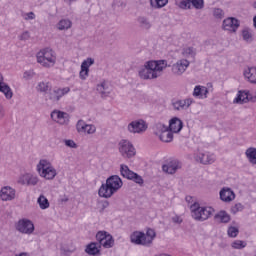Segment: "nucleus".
<instances>
[{
    "label": "nucleus",
    "mask_w": 256,
    "mask_h": 256,
    "mask_svg": "<svg viewBox=\"0 0 256 256\" xmlns=\"http://www.w3.org/2000/svg\"><path fill=\"white\" fill-rule=\"evenodd\" d=\"M36 89L40 93H47V91L51 90V83L47 81L39 82L38 85L36 86Z\"/></svg>",
    "instance_id": "nucleus-35"
},
{
    "label": "nucleus",
    "mask_w": 256,
    "mask_h": 256,
    "mask_svg": "<svg viewBox=\"0 0 256 256\" xmlns=\"http://www.w3.org/2000/svg\"><path fill=\"white\" fill-rule=\"evenodd\" d=\"M191 199H193V197H191V196H186V201L191 202Z\"/></svg>",
    "instance_id": "nucleus-59"
},
{
    "label": "nucleus",
    "mask_w": 256,
    "mask_h": 256,
    "mask_svg": "<svg viewBox=\"0 0 256 256\" xmlns=\"http://www.w3.org/2000/svg\"><path fill=\"white\" fill-rule=\"evenodd\" d=\"M207 93H209V90L205 86H196L194 88L193 96L199 97L200 99L207 98Z\"/></svg>",
    "instance_id": "nucleus-31"
},
{
    "label": "nucleus",
    "mask_w": 256,
    "mask_h": 256,
    "mask_svg": "<svg viewBox=\"0 0 256 256\" xmlns=\"http://www.w3.org/2000/svg\"><path fill=\"white\" fill-rule=\"evenodd\" d=\"M220 199L224 203H231V201L235 200V192L231 188H222L220 190Z\"/></svg>",
    "instance_id": "nucleus-23"
},
{
    "label": "nucleus",
    "mask_w": 256,
    "mask_h": 256,
    "mask_svg": "<svg viewBox=\"0 0 256 256\" xmlns=\"http://www.w3.org/2000/svg\"><path fill=\"white\" fill-rule=\"evenodd\" d=\"M183 167L181 161L174 159L162 165V171L168 175H175Z\"/></svg>",
    "instance_id": "nucleus-13"
},
{
    "label": "nucleus",
    "mask_w": 256,
    "mask_h": 256,
    "mask_svg": "<svg viewBox=\"0 0 256 256\" xmlns=\"http://www.w3.org/2000/svg\"><path fill=\"white\" fill-rule=\"evenodd\" d=\"M37 63H39L42 67L49 69L51 67H55V63H57V55L55 51L51 48H44L40 50L37 55Z\"/></svg>",
    "instance_id": "nucleus-4"
},
{
    "label": "nucleus",
    "mask_w": 256,
    "mask_h": 256,
    "mask_svg": "<svg viewBox=\"0 0 256 256\" xmlns=\"http://www.w3.org/2000/svg\"><path fill=\"white\" fill-rule=\"evenodd\" d=\"M190 63L187 59L178 60L175 64L172 65V73L174 75H183L187 68L189 67Z\"/></svg>",
    "instance_id": "nucleus-18"
},
{
    "label": "nucleus",
    "mask_w": 256,
    "mask_h": 256,
    "mask_svg": "<svg viewBox=\"0 0 256 256\" xmlns=\"http://www.w3.org/2000/svg\"><path fill=\"white\" fill-rule=\"evenodd\" d=\"M16 256H29V254H27V253H25V252H22V253H20V254H16Z\"/></svg>",
    "instance_id": "nucleus-58"
},
{
    "label": "nucleus",
    "mask_w": 256,
    "mask_h": 256,
    "mask_svg": "<svg viewBox=\"0 0 256 256\" xmlns=\"http://www.w3.org/2000/svg\"><path fill=\"white\" fill-rule=\"evenodd\" d=\"M85 253L92 256H101V247H99V242H90L87 244Z\"/></svg>",
    "instance_id": "nucleus-26"
},
{
    "label": "nucleus",
    "mask_w": 256,
    "mask_h": 256,
    "mask_svg": "<svg viewBox=\"0 0 256 256\" xmlns=\"http://www.w3.org/2000/svg\"><path fill=\"white\" fill-rule=\"evenodd\" d=\"M76 131L78 133H87V135H94L97 132V127L93 124H87L84 120H78L76 124Z\"/></svg>",
    "instance_id": "nucleus-14"
},
{
    "label": "nucleus",
    "mask_w": 256,
    "mask_h": 256,
    "mask_svg": "<svg viewBox=\"0 0 256 256\" xmlns=\"http://www.w3.org/2000/svg\"><path fill=\"white\" fill-rule=\"evenodd\" d=\"M243 209H245V206H243V204L236 203L234 206L231 207V213H233V215H237V213L243 211Z\"/></svg>",
    "instance_id": "nucleus-45"
},
{
    "label": "nucleus",
    "mask_w": 256,
    "mask_h": 256,
    "mask_svg": "<svg viewBox=\"0 0 256 256\" xmlns=\"http://www.w3.org/2000/svg\"><path fill=\"white\" fill-rule=\"evenodd\" d=\"M16 229L24 235H31L35 231V225L29 219H21L16 224Z\"/></svg>",
    "instance_id": "nucleus-12"
},
{
    "label": "nucleus",
    "mask_w": 256,
    "mask_h": 256,
    "mask_svg": "<svg viewBox=\"0 0 256 256\" xmlns=\"http://www.w3.org/2000/svg\"><path fill=\"white\" fill-rule=\"evenodd\" d=\"M62 201H64L65 203H67V201H69V198H64V199H62Z\"/></svg>",
    "instance_id": "nucleus-60"
},
{
    "label": "nucleus",
    "mask_w": 256,
    "mask_h": 256,
    "mask_svg": "<svg viewBox=\"0 0 256 256\" xmlns=\"http://www.w3.org/2000/svg\"><path fill=\"white\" fill-rule=\"evenodd\" d=\"M37 203L42 210L49 209L50 207L49 200L45 195H40L37 199Z\"/></svg>",
    "instance_id": "nucleus-36"
},
{
    "label": "nucleus",
    "mask_w": 256,
    "mask_h": 256,
    "mask_svg": "<svg viewBox=\"0 0 256 256\" xmlns=\"http://www.w3.org/2000/svg\"><path fill=\"white\" fill-rule=\"evenodd\" d=\"M150 3L152 7H158L161 9V7H165L167 3H169V0H150Z\"/></svg>",
    "instance_id": "nucleus-42"
},
{
    "label": "nucleus",
    "mask_w": 256,
    "mask_h": 256,
    "mask_svg": "<svg viewBox=\"0 0 256 256\" xmlns=\"http://www.w3.org/2000/svg\"><path fill=\"white\" fill-rule=\"evenodd\" d=\"M195 160L202 165H212L215 163V154H211L209 152L206 153H199L195 156Z\"/></svg>",
    "instance_id": "nucleus-19"
},
{
    "label": "nucleus",
    "mask_w": 256,
    "mask_h": 256,
    "mask_svg": "<svg viewBox=\"0 0 256 256\" xmlns=\"http://www.w3.org/2000/svg\"><path fill=\"white\" fill-rule=\"evenodd\" d=\"M172 221H173V223H178V224L183 223V219H181V217H179V216L172 217Z\"/></svg>",
    "instance_id": "nucleus-54"
},
{
    "label": "nucleus",
    "mask_w": 256,
    "mask_h": 256,
    "mask_svg": "<svg viewBox=\"0 0 256 256\" xmlns=\"http://www.w3.org/2000/svg\"><path fill=\"white\" fill-rule=\"evenodd\" d=\"M239 25V20L236 18H227L223 21V29L231 33H236L237 29H239Z\"/></svg>",
    "instance_id": "nucleus-22"
},
{
    "label": "nucleus",
    "mask_w": 256,
    "mask_h": 256,
    "mask_svg": "<svg viewBox=\"0 0 256 256\" xmlns=\"http://www.w3.org/2000/svg\"><path fill=\"white\" fill-rule=\"evenodd\" d=\"M38 175L47 181H53L57 177V170L53 167V164L47 159H40L36 165Z\"/></svg>",
    "instance_id": "nucleus-3"
},
{
    "label": "nucleus",
    "mask_w": 256,
    "mask_h": 256,
    "mask_svg": "<svg viewBox=\"0 0 256 256\" xmlns=\"http://www.w3.org/2000/svg\"><path fill=\"white\" fill-rule=\"evenodd\" d=\"M213 15L214 17H216L217 19H223L224 17V12L221 8H215L213 10Z\"/></svg>",
    "instance_id": "nucleus-49"
},
{
    "label": "nucleus",
    "mask_w": 256,
    "mask_h": 256,
    "mask_svg": "<svg viewBox=\"0 0 256 256\" xmlns=\"http://www.w3.org/2000/svg\"><path fill=\"white\" fill-rule=\"evenodd\" d=\"M5 117V108H3V105L0 104V119H3Z\"/></svg>",
    "instance_id": "nucleus-55"
},
{
    "label": "nucleus",
    "mask_w": 256,
    "mask_h": 256,
    "mask_svg": "<svg viewBox=\"0 0 256 256\" xmlns=\"http://www.w3.org/2000/svg\"><path fill=\"white\" fill-rule=\"evenodd\" d=\"M182 55L184 57H194L196 55L195 48L193 47L184 48L182 51Z\"/></svg>",
    "instance_id": "nucleus-43"
},
{
    "label": "nucleus",
    "mask_w": 256,
    "mask_h": 256,
    "mask_svg": "<svg viewBox=\"0 0 256 256\" xmlns=\"http://www.w3.org/2000/svg\"><path fill=\"white\" fill-rule=\"evenodd\" d=\"M72 26L73 22H71L69 19H62L57 24L59 31H67L68 29H71Z\"/></svg>",
    "instance_id": "nucleus-32"
},
{
    "label": "nucleus",
    "mask_w": 256,
    "mask_h": 256,
    "mask_svg": "<svg viewBox=\"0 0 256 256\" xmlns=\"http://www.w3.org/2000/svg\"><path fill=\"white\" fill-rule=\"evenodd\" d=\"M190 210L195 221H207V219L213 215V208L201 206V204L197 202L190 206Z\"/></svg>",
    "instance_id": "nucleus-5"
},
{
    "label": "nucleus",
    "mask_w": 256,
    "mask_h": 256,
    "mask_svg": "<svg viewBox=\"0 0 256 256\" xmlns=\"http://www.w3.org/2000/svg\"><path fill=\"white\" fill-rule=\"evenodd\" d=\"M64 145H66V147H69L70 149H77V143H75V141L71 139L64 140Z\"/></svg>",
    "instance_id": "nucleus-50"
},
{
    "label": "nucleus",
    "mask_w": 256,
    "mask_h": 256,
    "mask_svg": "<svg viewBox=\"0 0 256 256\" xmlns=\"http://www.w3.org/2000/svg\"><path fill=\"white\" fill-rule=\"evenodd\" d=\"M20 41H29L31 39V34L29 31H24L20 36H19Z\"/></svg>",
    "instance_id": "nucleus-51"
},
{
    "label": "nucleus",
    "mask_w": 256,
    "mask_h": 256,
    "mask_svg": "<svg viewBox=\"0 0 256 256\" xmlns=\"http://www.w3.org/2000/svg\"><path fill=\"white\" fill-rule=\"evenodd\" d=\"M176 5L180 9H191V0H176Z\"/></svg>",
    "instance_id": "nucleus-40"
},
{
    "label": "nucleus",
    "mask_w": 256,
    "mask_h": 256,
    "mask_svg": "<svg viewBox=\"0 0 256 256\" xmlns=\"http://www.w3.org/2000/svg\"><path fill=\"white\" fill-rule=\"evenodd\" d=\"M39 183V177L37 175L30 174L29 180H28V186L35 187Z\"/></svg>",
    "instance_id": "nucleus-46"
},
{
    "label": "nucleus",
    "mask_w": 256,
    "mask_h": 256,
    "mask_svg": "<svg viewBox=\"0 0 256 256\" xmlns=\"http://www.w3.org/2000/svg\"><path fill=\"white\" fill-rule=\"evenodd\" d=\"M190 5H193L195 9H203L205 2L203 0H190Z\"/></svg>",
    "instance_id": "nucleus-44"
},
{
    "label": "nucleus",
    "mask_w": 256,
    "mask_h": 256,
    "mask_svg": "<svg viewBox=\"0 0 256 256\" xmlns=\"http://www.w3.org/2000/svg\"><path fill=\"white\" fill-rule=\"evenodd\" d=\"M168 129L172 132V133H180L181 129H183V121L177 117L172 118L169 121V126Z\"/></svg>",
    "instance_id": "nucleus-27"
},
{
    "label": "nucleus",
    "mask_w": 256,
    "mask_h": 256,
    "mask_svg": "<svg viewBox=\"0 0 256 256\" xmlns=\"http://www.w3.org/2000/svg\"><path fill=\"white\" fill-rule=\"evenodd\" d=\"M231 247L232 249H245V247H247V242L243 241V240H235L231 243Z\"/></svg>",
    "instance_id": "nucleus-39"
},
{
    "label": "nucleus",
    "mask_w": 256,
    "mask_h": 256,
    "mask_svg": "<svg viewBox=\"0 0 256 256\" xmlns=\"http://www.w3.org/2000/svg\"><path fill=\"white\" fill-rule=\"evenodd\" d=\"M94 63L95 60L93 58H87L82 62L81 70L79 73V77L80 79H82V81H85V79L89 77V68L91 67V65H94Z\"/></svg>",
    "instance_id": "nucleus-20"
},
{
    "label": "nucleus",
    "mask_w": 256,
    "mask_h": 256,
    "mask_svg": "<svg viewBox=\"0 0 256 256\" xmlns=\"http://www.w3.org/2000/svg\"><path fill=\"white\" fill-rule=\"evenodd\" d=\"M120 173L124 179H129L130 181H134V183H137L138 185H143V177H141L139 174L131 171L129 169V166L125 164L120 165Z\"/></svg>",
    "instance_id": "nucleus-9"
},
{
    "label": "nucleus",
    "mask_w": 256,
    "mask_h": 256,
    "mask_svg": "<svg viewBox=\"0 0 256 256\" xmlns=\"http://www.w3.org/2000/svg\"><path fill=\"white\" fill-rule=\"evenodd\" d=\"M245 155L252 165H256V148L250 147L246 150Z\"/></svg>",
    "instance_id": "nucleus-33"
},
{
    "label": "nucleus",
    "mask_w": 256,
    "mask_h": 256,
    "mask_svg": "<svg viewBox=\"0 0 256 256\" xmlns=\"http://www.w3.org/2000/svg\"><path fill=\"white\" fill-rule=\"evenodd\" d=\"M51 119L59 125H67L69 123V114L60 110H54L51 113Z\"/></svg>",
    "instance_id": "nucleus-16"
},
{
    "label": "nucleus",
    "mask_w": 256,
    "mask_h": 256,
    "mask_svg": "<svg viewBox=\"0 0 256 256\" xmlns=\"http://www.w3.org/2000/svg\"><path fill=\"white\" fill-rule=\"evenodd\" d=\"M96 241L100 248L112 249V247H115V238L107 231H98L96 233Z\"/></svg>",
    "instance_id": "nucleus-7"
},
{
    "label": "nucleus",
    "mask_w": 256,
    "mask_h": 256,
    "mask_svg": "<svg viewBox=\"0 0 256 256\" xmlns=\"http://www.w3.org/2000/svg\"><path fill=\"white\" fill-rule=\"evenodd\" d=\"M167 69V60H150L140 68L138 75L140 79H157L161 77L163 70Z\"/></svg>",
    "instance_id": "nucleus-1"
},
{
    "label": "nucleus",
    "mask_w": 256,
    "mask_h": 256,
    "mask_svg": "<svg viewBox=\"0 0 256 256\" xmlns=\"http://www.w3.org/2000/svg\"><path fill=\"white\" fill-rule=\"evenodd\" d=\"M0 255H1V252H0Z\"/></svg>",
    "instance_id": "nucleus-62"
},
{
    "label": "nucleus",
    "mask_w": 256,
    "mask_h": 256,
    "mask_svg": "<svg viewBox=\"0 0 256 256\" xmlns=\"http://www.w3.org/2000/svg\"><path fill=\"white\" fill-rule=\"evenodd\" d=\"M242 38L246 43H251L253 41V30L251 28H244L242 30Z\"/></svg>",
    "instance_id": "nucleus-37"
},
{
    "label": "nucleus",
    "mask_w": 256,
    "mask_h": 256,
    "mask_svg": "<svg viewBox=\"0 0 256 256\" xmlns=\"http://www.w3.org/2000/svg\"><path fill=\"white\" fill-rule=\"evenodd\" d=\"M195 103L193 98L180 99L172 102L174 111H187Z\"/></svg>",
    "instance_id": "nucleus-15"
},
{
    "label": "nucleus",
    "mask_w": 256,
    "mask_h": 256,
    "mask_svg": "<svg viewBox=\"0 0 256 256\" xmlns=\"http://www.w3.org/2000/svg\"><path fill=\"white\" fill-rule=\"evenodd\" d=\"M64 251H65L66 253H73V251H75V248H73V249H68V250L64 249Z\"/></svg>",
    "instance_id": "nucleus-57"
},
{
    "label": "nucleus",
    "mask_w": 256,
    "mask_h": 256,
    "mask_svg": "<svg viewBox=\"0 0 256 256\" xmlns=\"http://www.w3.org/2000/svg\"><path fill=\"white\" fill-rule=\"evenodd\" d=\"M0 93H3L6 99H11L13 97V91H11V87L3 82V75L0 74Z\"/></svg>",
    "instance_id": "nucleus-28"
},
{
    "label": "nucleus",
    "mask_w": 256,
    "mask_h": 256,
    "mask_svg": "<svg viewBox=\"0 0 256 256\" xmlns=\"http://www.w3.org/2000/svg\"><path fill=\"white\" fill-rule=\"evenodd\" d=\"M31 173H24L18 177L17 183L19 185H29V177Z\"/></svg>",
    "instance_id": "nucleus-38"
},
{
    "label": "nucleus",
    "mask_w": 256,
    "mask_h": 256,
    "mask_svg": "<svg viewBox=\"0 0 256 256\" xmlns=\"http://www.w3.org/2000/svg\"><path fill=\"white\" fill-rule=\"evenodd\" d=\"M248 101H251L252 103H256V95H253V94L249 93V91H248L247 102Z\"/></svg>",
    "instance_id": "nucleus-53"
},
{
    "label": "nucleus",
    "mask_w": 256,
    "mask_h": 256,
    "mask_svg": "<svg viewBox=\"0 0 256 256\" xmlns=\"http://www.w3.org/2000/svg\"><path fill=\"white\" fill-rule=\"evenodd\" d=\"M22 17L25 19V21H31L35 19V13L33 12H28L22 15Z\"/></svg>",
    "instance_id": "nucleus-52"
},
{
    "label": "nucleus",
    "mask_w": 256,
    "mask_h": 256,
    "mask_svg": "<svg viewBox=\"0 0 256 256\" xmlns=\"http://www.w3.org/2000/svg\"><path fill=\"white\" fill-rule=\"evenodd\" d=\"M245 80L251 85H256V66L248 67L243 72Z\"/></svg>",
    "instance_id": "nucleus-25"
},
{
    "label": "nucleus",
    "mask_w": 256,
    "mask_h": 256,
    "mask_svg": "<svg viewBox=\"0 0 256 256\" xmlns=\"http://www.w3.org/2000/svg\"><path fill=\"white\" fill-rule=\"evenodd\" d=\"M155 230L153 229H148L146 234H145V238H146V243H148V245H151V243H153V239H155Z\"/></svg>",
    "instance_id": "nucleus-41"
},
{
    "label": "nucleus",
    "mask_w": 256,
    "mask_h": 256,
    "mask_svg": "<svg viewBox=\"0 0 256 256\" xmlns=\"http://www.w3.org/2000/svg\"><path fill=\"white\" fill-rule=\"evenodd\" d=\"M153 134L162 141V143H171L173 141V133L169 126L163 123H157L153 126Z\"/></svg>",
    "instance_id": "nucleus-6"
},
{
    "label": "nucleus",
    "mask_w": 256,
    "mask_h": 256,
    "mask_svg": "<svg viewBox=\"0 0 256 256\" xmlns=\"http://www.w3.org/2000/svg\"><path fill=\"white\" fill-rule=\"evenodd\" d=\"M249 97V91L240 90L236 98L233 100V103L243 105V103H247V99Z\"/></svg>",
    "instance_id": "nucleus-29"
},
{
    "label": "nucleus",
    "mask_w": 256,
    "mask_h": 256,
    "mask_svg": "<svg viewBox=\"0 0 256 256\" xmlns=\"http://www.w3.org/2000/svg\"><path fill=\"white\" fill-rule=\"evenodd\" d=\"M141 29H146V31H148V29L151 28V22L149 21V18L145 17V16H140L137 19Z\"/></svg>",
    "instance_id": "nucleus-34"
},
{
    "label": "nucleus",
    "mask_w": 256,
    "mask_h": 256,
    "mask_svg": "<svg viewBox=\"0 0 256 256\" xmlns=\"http://www.w3.org/2000/svg\"><path fill=\"white\" fill-rule=\"evenodd\" d=\"M33 77H35V71H33V70H27L23 74V78L26 81H30V79H32Z\"/></svg>",
    "instance_id": "nucleus-48"
},
{
    "label": "nucleus",
    "mask_w": 256,
    "mask_h": 256,
    "mask_svg": "<svg viewBox=\"0 0 256 256\" xmlns=\"http://www.w3.org/2000/svg\"><path fill=\"white\" fill-rule=\"evenodd\" d=\"M130 239L131 243H134L135 245L149 246L147 239L145 238V233L143 232H133Z\"/></svg>",
    "instance_id": "nucleus-24"
},
{
    "label": "nucleus",
    "mask_w": 256,
    "mask_h": 256,
    "mask_svg": "<svg viewBox=\"0 0 256 256\" xmlns=\"http://www.w3.org/2000/svg\"><path fill=\"white\" fill-rule=\"evenodd\" d=\"M148 125L147 122L143 119H138L130 122L127 126L129 133L141 135L147 131Z\"/></svg>",
    "instance_id": "nucleus-11"
},
{
    "label": "nucleus",
    "mask_w": 256,
    "mask_h": 256,
    "mask_svg": "<svg viewBox=\"0 0 256 256\" xmlns=\"http://www.w3.org/2000/svg\"><path fill=\"white\" fill-rule=\"evenodd\" d=\"M214 219L218 221V223H229V221H231V215L222 210L214 216Z\"/></svg>",
    "instance_id": "nucleus-30"
},
{
    "label": "nucleus",
    "mask_w": 256,
    "mask_h": 256,
    "mask_svg": "<svg viewBox=\"0 0 256 256\" xmlns=\"http://www.w3.org/2000/svg\"><path fill=\"white\" fill-rule=\"evenodd\" d=\"M119 153L124 159H131L135 157V147L129 142V140H121L118 144Z\"/></svg>",
    "instance_id": "nucleus-10"
},
{
    "label": "nucleus",
    "mask_w": 256,
    "mask_h": 256,
    "mask_svg": "<svg viewBox=\"0 0 256 256\" xmlns=\"http://www.w3.org/2000/svg\"><path fill=\"white\" fill-rule=\"evenodd\" d=\"M121 187H123V180H121V177L112 175L107 178L105 184L101 185L98 190V195L104 199H110V197H113Z\"/></svg>",
    "instance_id": "nucleus-2"
},
{
    "label": "nucleus",
    "mask_w": 256,
    "mask_h": 256,
    "mask_svg": "<svg viewBox=\"0 0 256 256\" xmlns=\"http://www.w3.org/2000/svg\"><path fill=\"white\" fill-rule=\"evenodd\" d=\"M254 256H256V253H255V255Z\"/></svg>",
    "instance_id": "nucleus-61"
},
{
    "label": "nucleus",
    "mask_w": 256,
    "mask_h": 256,
    "mask_svg": "<svg viewBox=\"0 0 256 256\" xmlns=\"http://www.w3.org/2000/svg\"><path fill=\"white\" fill-rule=\"evenodd\" d=\"M17 195V191L11 186H4L0 190L1 201H13Z\"/></svg>",
    "instance_id": "nucleus-17"
},
{
    "label": "nucleus",
    "mask_w": 256,
    "mask_h": 256,
    "mask_svg": "<svg viewBox=\"0 0 256 256\" xmlns=\"http://www.w3.org/2000/svg\"><path fill=\"white\" fill-rule=\"evenodd\" d=\"M102 207L107 209V207H109V201H104Z\"/></svg>",
    "instance_id": "nucleus-56"
},
{
    "label": "nucleus",
    "mask_w": 256,
    "mask_h": 256,
    "mask_svg": "<svg viewBox=\"0 0 256 256\" xmlns=\"http://www.w3.org/2000/svg\"><path fill=\"white\" fill-rule=\"evenodd\" d=\"M71 91V88L64 87V88H54L50 89L49 92L46 94V101H50V103L57 104L59 101H61L62 97H65L69 92Z\"/></svg>",
    "instance_id": "nucleus-8"
},
{
    "label": "nucleus",
    "mask_w": 256,
    "mask_h": 256,
    "mask_svg": "<svg viewBox=\"0 0 256 256\" xmlns=\"http://www.w3.org/2000/svg\"><path fill=\"white\" fill-rule=\"evenodd\" d=\"M96 89L98 93H100L101 97H109V95H111V91H113V86L111 85V82L103 80L97 85Z\"/></svg>",
    "instance_id": "nucleus-21"
},
{
    "label": "nucleus",
    "mask_w": 256,
    "mask_h": 256,
    "mask_svg": "<svg viewBox=\"0 0 256 256\" xmlns=\"http://www.w3.org/2000/svg\"><path fill=\"white\" fill-rule=\"evenodd\" d=\"M227 233H228V236H230L232 238H235V237H237L239 235V228L230 226L228 228Z\"/></svg>",
    "instance_id": "nucleus-47"
}]
</instances>
